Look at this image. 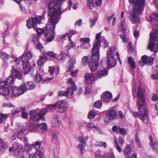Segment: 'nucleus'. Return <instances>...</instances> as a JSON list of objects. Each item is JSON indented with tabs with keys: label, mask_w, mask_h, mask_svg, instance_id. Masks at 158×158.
I'll list each match as a JSON object with an SVG mask.
<instances>
[{
	"label": "nucleus",
	"mask_w": 158,
	"mask_h": 158,
	"mask_svg": "<svg viewBox=\"0 0 158 158\" xmlns=\"http://www.w3.org/2000/svg\"><path fill=\"white\" fill-rule=\"evenodd\" d=\"M66 0H53V2H49L48 8V16L50 17L49 21L46 25V28L44 31L41 29L37 28L36 31L40 35L44 32L47 38V42H50L54 39V29L56 24L58 22L62 13L60 5Z\"/></svg>",
	"instance_id": "f257e3e1"
},
{
	"label": "nucleus",
	"mask_w": 158,
	"mask_h": 158,
	"mask_svg": "<svg viewBox=\"0 0 158 158\" xmlns=\"http://www.w3.org/2000/svg\"><path fill=\"white\" fill-rule=\"evenodd\" d=\"M137 94L138 98L137 104L139 111L134 112L132 114L134 117L139 118L143 123L147 124L149 121V115L145 106V100L144 97V89L142 86H139Z\"/></svg>",
	"instance_id": "f03ea898"
},
{
	"label": "nucleus",
	"mask_w": 158,
	"mask_h": 158,
	"mask_svg": "<svg viewBox=\"0 0 158 158\" xmlns=\"http://www.w3.org/2000/svg\"><path fill=\"white\" fill-rule=\"evenodd\" d=\"M130 3L134 6L132 15L129 17L130 20L133 24H135L140 20L138 15L142 13L145 1L144 0H130Z\"/></svg>",
	"instance_id": "7ed1b4c3"
},
{
	"label": "nucleus",
	"mask_w": 158,
	"mask_h": 158,
	"mask_svg": "<svg viewBox=\"0 0 158 158\" xmlns=\"http://www.w3.org/2000/svg\"><path fill=\"white\" fill-rule=\"evenodd\" d=\"M156 42H158V32L156 28L154 27L150 34V42L148 46V49L155 53L158 51V44Z\"/></svg>",
	"instance_id": "20e7f679"
},
{
	"label": "nucleus",
	"mask_w": 158,
	"mask_h": 158,
	"mask_svg": "<svg viewBox=\"0 0 158 158\" xmlns=\"http://www.w3.org/2000/svg\"><path fill=\"white\" fill-rule=\"evenodd\" d=\"M94 47L92 49V60L89 63V68L92 72L97 70L98 66V61L100 58L99 52H98V50H96V51L95 52L94 50Z\"/></svg>",
	"instance_id": "39448f33"
},
{
	"label": "nucleus",
	"mask_w": 158,
	"mask_h": 158,
	"mask_svg": "<svg viewBox=\"0 0 158 158\" xmlns=\"http://www.w3.org/2000/svg\"><path fill=\"white\" fill-rule=\"evenodd\" d=\"M118 118L117 113L114 108H112L107 111V114L104 118V121L105 123H108L113 119H117Z\"/></svg>",
	"instance_id": "423d86ee"
},
{
	"label": "nucleus",
	"mask_w": 158,
	"mask_h": 158,
	"mask_svg": "<svg viewBox=\"0 0 158 158\" xmlns=\"http://www.w3.org/2000/svg\"><path fill=\"white\" fill-rule=\"evenodd\" d=\"M154 60L153 57H148L147 56L144 55L141 57V59L139 61V64L141 67H143L146 64L151 66L153 64Z\"/></svg>",
	"instance_id": "0eeeda50"
},
{
	"label": "nucleus",
	"mask_w": 158,
	"mask_h": 158,
	"mask_svg": "<svg viewBox=\"0 0 158 158\" xmlns=\"http://www.w3.org/2000/svg\"><path fill=\"white\" fill-rule=\"evenodd\" d=\"M41 20L42 18L40 16L30 18L27 21V26L29 29L32 27L35 29L36 27V24L37 23H40Z\"/></svg>",
	"instance_id": "6e6552de"
},
{
	"label": "nucleus",
	"mask_w": 158,
	"mask_h": 158,
	"mask_svg": "<svg viewBox=\"0 0 158 158\" xmlns=\"http://www.w3.org/2000/svg\"><path fill=\"white\" fill-rule=\"evenodd\" d=\"M17 131L15 134L17 137L23 142H27V139L24 136V131L23 127L21 125L18 126L16 128Z\"/></svg>",
	"instance_id": "1a4fd4ad"
},
{
	"label": "nucleus",
	"mask_w": 158,
	"mask_h": 158,
	"mask_svg": "<svg viewBox=\"0 0 158 158\" xmlns=\"http://www.w3.org/2000/svg\"><path fill=\"white\" fill-rule=\"evenodd\" d=\"M55 105L56 110L60 113L64 112L66 110L67 105L63 100L57 101Z\"/></svg>",
	"instance_id": "9d476101"
},
{
	"label": "nucleus",
	"mask_w": 158,
	"mask_h": 158,
	"mask_svg": "<svg viewBox=\"0 0 158 158\" xmlns=\"http://www.w3.org/2000/svg\"><path fill=\"white\" fill-rule=\"evenodd\" d=\"M26 88L24 87H23L22 84L19 88L15 87L13 88L12 90V93L14 96H18L22 95L25 92V90Z\"/></svg>",
	"instance_id": "9b49d317"
},
{
	"label": "nucleus",
	"mask_w": 158,
	"mask_h": 158,
	"mask_svg": "<svg viewBox=\"0 0 158 158\" xmlns=\"http://www.w3.org/2000/svg\"><path fill=\"white\" fill-rule=\"evenodd\" d=\"M47 112V110L46 109H43L41 110L39 113L35 115L31 119L34 123L38 122Z\"/></svg>",
	"instance_id": "f8f14e48"
},
{
	"label": "nucleus",
	"mask_w": 158,
	"mask_h": 158,
	"mask_svg": "<svg viewBox=\"0 0 158 158\" xmlns=\"http://www.w3.org/2000/svg\"><path fill=\"white\" fill-rule=\"evenodd\" d=\"M101 99L104 102L109 103L111 100L112 95L111 93L108 91H106L102 94Z\"/></svg>",
	"instance_id": "ddd939ff"
},
{
	"label": "nucleus",
	"mask_w": 158,
	"mask_h": 158,
	"mask_svg": "<svg viewBox=\"0 0 158 158\" xmlns=\"http://www.w3.org/2000/svg\"><path fill=\"white\" fill-rule=\"evenodd\" d=\"M101 32H100L99 33L96 34L95 36V41H96L95 42L94 44L93 47L92 48L94 47V51L95 52L96 51V50H98V52L99 51V48L101 47V42L99 40L101 37Z\"/></svg>",
	"instance_id": "4468645a"
},
{
	"label": "nucleus",
	"mask_w": 158,
	"mask_h": 158,
	"mask_svg": "<svg viewBox=\"0 0 158 158\" xmlns=\"http://www.w3.org/2000/svg\"><path fill=\"white\" fill-rule=\"evenodd\" d=\"M67 90V91H59L58 92L57 94L60 96H67L68 98H72L73 94V91L71 88H68Z\"/></svg>",
	"instance_id": "2eb2a0df"
},
{
	"label": "nucleus",
	"mask_w": 158,
	"mask_h": 158,
	"mask_svg": "<svg viewBox=\"0 0 158 158\" xmlns=\"http://www.w3.org/2000/svg\"><path fill=\"white\" fill-rule=\"evenodd\" d=\"M69 52L65 49V51L60 52L57 57L58 60L63 62L66 60L67 56L70 57Z\"/></svg>",
	"instance_id": "dca6fc26"
},
{
	"label": "nucleus",
	"mask_w": 158,
	"mask_h": 158,
	"mask_svg": "<svg viewBox=\"0 0 158 158\" xmlns=\"http://www.w3.org/2000/svg\"><path fill=\"white\" fill-rule=\"evenodd\" d=\"M22 62V65L23 68V70L24 71V74H28L31 70V68L30 66L29 62Z\"/></svg>",
	"instance_id": "f3484780"
},
{
	"label": "nucleus",
	"mask_w": 158,
	"mask_h": 158,
	"mask_svg": "<svg viewBox=\"0 0 158 158\" xmlns=\"http://www.w3.org/2000/svg\"><path fill=\"white\" fill-rule=\"evenodd\" d=\"M32 57V54L30 52H28L26 53L25 52L20 57V59L22 62H23V60L25 62H29V60L31 59Z\"/></svg>",
	"instance_id": "a211bd4d"
},
{
	"label": "nucleus",
	"mask_w": 158,
	"mask_h": 158,
	"mask_svg": "<svg viewBox=\"0 0 158 158\" xmlns=\"http://www.w3.org/2000/svg\"><path fill=\"white\" fill-rule=\"evenodd\" d=\"M14 81V79L13 76H9L7 79L6 81H2V85L1 87H8L11 84H13Z\"/></svg>",
	"instance_id": "6ab92c4d"
},
{
	"label": "nucleus",
	"mask_w": 158,
	"mask_h": 158,
	"mask_svg": "<svg viewBox=\"0 0 158 158\" xmlns=\"http://www.w3.org/2000/svg\"><path fill=\"white\" fill-rule=\"evenodd\" d=\"M11 73L13 76H14L17 78L19 79H22V74L19 70L15 69L13 66H12Z\"/></svg>",
	"instance_id": "aec40b11"
},
{
	"label": "nucleus",
	"mask_w": 158,
	"mask_h": 158,
	"mask_svg": "<svg viewBox=\"0 0 158 158\" xmlns=\"http://www.w3.org/2000/svg\"><path fill=\"white\" fill-rule=\"evenodd\" d=\"M38 128L46 131L47 130V127L45 123H43L39 125L35 126L31 129L30 130H31V131H37Z\"/></svg>",
	"instance_id": "412c9836"
},
{
	"label": "nucleus",
	"mask_w": 158,
	"mask_h": 158,
	"mask_svg": "<svg viewBox=\"0 0 158 158\" xmlns=\"http://www.w3.org/2000/svg\"><path fill=\"white\" fill-rule=\"evenodd\" d=\"M22 85L23 88L25 87L26 88L25 92L28 89L31 90L33 89L35 86V84L32 81L27 82L26 84H22Z\"/></svg>",
	"instance_id": "4be33fe9"
},
{
	"label": "nucleus",
	"mask_w": 158,
	"mask_h": 158,
	"mask_svg": "<svg viewBox=\"0 0 158 158\" xmlns=\"http://www.w3.org/2000/svg\"><path fill=\"white\" fill-rule=\"evenodd\" d=\"M0 94L5 96H8L10 94V90L8 87H1Z\"/></svg>",
	"instance_id": "5701e85b"
},
{
	"label": "nucleus",
	"mask_w": 158,
	"mask_h": 158,
	"mask_svg": "<svg viewBox=\"0 0 158 158\" xmlns=\"http://www.w3.org/2000/svg\"><path fill=\"white\" fill-rule=\"evenodd\" d=\"M116 51L115 47H110L109 50L107 52V57L114 58L115 55Z\"/></svg>",
	"instance_id": "b1692460"
},
{
	"label": "nucleus",
	"mask_w": 158,
	"mask_h": 158,
	"mask_svg": "<svg viewBox=\"0 0 158 158\" xmlns=\"http://www.w3.org/2000/svg\"><path fill=\"white\" fill-rule=\"evenodd\" d=\"M107 64L108 66L110 68L114 67L116 64V61L114 58L107 57Z\"/></svg>",
	"instance_id": "393cba45"
},
{
	"label": "nucleus",
	"mask_w": 158,
	"mask_h": 158,
	"mask_svg": "<svg viewBox=\"0 0 158 158\" xmlns=\"http://www.w3.org/2000/svg\"><path fill=\"white\" fill-rule=\"evenodd\" d=\"M108 74V72L106 70L103 69L98 71L96 74L97 78L100 79L103 77L106 76Z\"/></svg>",
	"instance_id": "a878e982"
},
{
	"label": "nucleus",
	"mask_w": 158,
	"mask_h": 158,
	"mask_svg": "<svg viewBox=\"0 0 158 158\" xmlns=\"http://www.w3.org/2000/svg\"><path fill=\"white\" fill-rule=\"evenodd\" d=\"M52 125L55 127H58L60 126V122L58 120V117L57 115H54L52 120Z\"/></svg>",
	"instance_id": "bb28decb"
},
{
	"label": "nucleus",
	"mask_w": 158,
	"mask_h": 158,
	"mask_svg": "<svg viewBox=\"0 0 158 158\" xmlns=\"http://www.w3.org/2000/svg\"><path fill=\"white\" fill-rule=\"evenodd\" d=\"M85 77L86 80V82L87 84L90 85L93 83L94 77L92 74H85Z\"/></svg>",
	"instance_id": "cd10ccee"
},
{
	"label": "nucleus",
	"mask_w": 158,
	"mask_h": 158,
	"mask_svg": "<svg viewBox=\"0 0 158 158\" xmlns=\"http://www.w3.org/2000/svg\"><path fill=\"white\" fill-rule=\"evenodd\" d=\"M48 60V58L47 56L45 55L42 56L38 60L37 64L39 66H41L45 63Z\"/></svg>",
	"instance_id": "c85d7f7f"
},
{
	"label": "nucleus",
	"mask_w": 158,
	"mask_h": 158,
	"mask_svg": "<svg viewBox=\"0 0 158 158\" xmlns=\"http://www.w3.org/2000/svg\"><path fill=\"white\" fill-rule=\"evenodd\" d=\"M76 62V60L75 59H71L69 60L68 63L69 65V67L68 69V72L70 71L73 69Z\"/></svg>",
	"instance_id": "c756f323"
},
{
	"label": "nucleus",
	"mask_w": 158,
	"mask_h": 158,
	"mask_svg": "<svg viewBox=\"0 0 158 158\" xmlns=\"http://www.w3.org/2000/svg\"><path fill=\"white\" fill-rule=\"evenodd\" d=\"M0 57L4 62H6L9 58L8 54L4 52H0Z\"/></svg>",
	"instance_id": "7c9ffc66"
},
{
	"label": "nucleus",
	"mask_w": 158,
	"mask_h": 158,
	"mask_svg": "<svg viewBox=\"0 0 158 158\" xmlns=\"http://www.w3.org/2000/svg\"><path fill=\"white\" fill-rule=\"evenodd\" d=\"M7 147V143L4 142L2 139H0V148L1 151L2 152H4Z\"/></svg>",
	"instance_id": "2f4dec72"
},
{
	"label": "nucleus",
	"mask_w": 158,
	"mask_h": 158,
	"mask_svg": "<svg viewBox=\"0 0 158 158\" xmlns=\"http://www.w3.org/2000/svg\"><path fill=\"white\" fill-rule=\"evenodd\" d=\"M149 138L151 141L150 145L152 148V149L156 150L157 147H158V143L153 140L152 136H150Z\"/></svg>",
	"instance_id": "473e14b6"
},
{
	"label": "nucleus",
	"mask_w": 158,
	"mask_h": 158,
	"mask_svg": "<svg viewBox=\"0 0 158 158\" xmlns=\"http://www.w3.org/2000/svg\"><path fill=\"white\" fill-rule=\"evenodd\" d=\"M85 145H82V144H79L77 146V148L79 150L80 153L82 155L85 152Z\"/></svg>",
	"instance_id": "72a5a7b5"
},
{
	"label": "nucleus",
	"mask_w": 158,
	"mask_h": 158,
	"mask_svg": "<svg viewBox=\"0 0 158 158\" xmlns=\"http://www.w3.org/2000/svg\"><path fill=\"white\" fill-rule=\"evenodd\" d=\"M128 62L129 64L131 66V68L134 69L135 67V63L133 60L132 57H128Z\"/></svg>",
	"instance_id": "f704fd0d"
},
{
	"label": "nucleus",
	"mask_w": 158,
	"mask_h": 158,
	"mask_svg": "<svg viewBox=\"0 0 158 158\" xmlns=\"http://www.w3.org/2000/svg\"><path fill=\"white\" fill-rule=\"evenodd\" d=\"M131 148L129 145H127L125 148L124 151V154L126 156H129L131 154Z\"/></svg>",
	"instance_id": "c9c22d12"
},
{
	"label": "nucleus",
	"mask_w": 158,
	"mask_h": 158,
	"mask_svg": "<svg viewBox=\"0 0 158 158\" xmlns=\"http://www.w3.org/2000/svg\"><path fill=\"white\" fill-rule=\"evenodd\" d=\"M87 6L90 9H93L95 7L94 1L93 0H87Z\"/></svg>",
	"instance_id": "e433bc0d"
},
{
	"label": "nucleus",
	"mask_w": 158,
	"mask_h": 158,
	"mask_svg": "<svg viewBox=\"0 0 158 158\" xmlns=\"http://www.w3.org/2000/svg\"><path fill=\"white\" fill-rule=\"evenodd\" d=\"M9 116L8 114H3L1 113L0 114V123H2L3 121L6 119Z\"/></svg>",
	"instance_id": "4c0bfd02"
},
{
	"label": "nucleus",
	"mask_w": 158,
	"mask_h": 158,
	"mask_svg": "<svg viewBox=\"0 0 158 158\" xmlns=\"http://www.w3.org/2000/svg\"><path fill=\"white\" fill-rule=\"evenodd\" d=\"M69 82L71 84V87H69V88H71V89L73 92L76 91L77 89V87L74 84V81H73L72 78L69 79Z\"/></svg>",
	"instance_id": "58836bf2"
},
{
	"label": "nucleus",
	"mask_w": 158,
	"mask_h": 158,
	"mask_svg": "<svg viewBox=\"0 0 158 158\" xmlns=\"http://www.w3.org/2000/svg\"><path fill=\"white\" fill-rule=\"evenodd\" d=\"M41 143L38 141H37L35 142V143L32 146L35 149L36 151H39Z\"/></svg>",
	"instance_id": "ea45409f"
},
{
	"label": "nucleus",
	"mask_w": 158,
	"mask_h": 158,
	"mask_svg": "<svg viewBox=\"0 0 158 158\" xmlns=\"http://www.w3.org/2000/svg\"><path fill=\"white\" fill-rule=\"evenodd\" d=\"M44 54L49 56L52 58H55L57 55L56 54L52 51H48L45 53L44 52Z\"/></svg>",
	"instance_id": "a19ab883"
},
{
	"label": "nucleus",
	"mask_w": 158,
	"mask_h": 158,
	"mask_svg": "<svg viewBox=\"0 0 158 158\" xmlns=\"http://www.w3.org/2000/svg\"><path fill=\"white\" fill-rule=\"evenodd\" d=\"M95 145L99 147H103L105 148H106L107 146L106 142H103L101 141L96 142L95 143Z\"/></svg>",
	"instance_id": "79ce46f5"
},
{
	"label": "nucleus",
	"mask_w": 158,
	"mask_h": 158,
	"mask_svg": "<svg viewBox=\"0 0 158 158\" xmlns=\"http://www.w3.org/2000/svg\"><path fill=\"white\" fill-rule=\"evenodd\" d=\"M37 48L39 50L42 54H44V50L43 46L42 45L41 43L38 42L36 44Z\"/></svg>",
	"instance_id": "37998d69"
},
{
	"label": "nucleus",
	"mask_w": 158,
	"mask_h": 158,
	"mask_svg": "<svg viewBox=\"0 0 158 158\" xmlns=\"http://www.w3.org/2000/svg\"><path fill=\"white\" fill-rule=\"evenodd\" d=\"M89 60V56H85L82 58L81 64L82 66H85L87 64V62Z\"/></svg>",
	"instance_id": "c03bdc74"
},
{
	"label": "nucleus",
	"mask_w": 158,
	"mask_h": 158,
	"mask_svg": "<svg viewBox=\"0 0 158 158\" xmlns=\"http://www.w3.org/2000/svg\"><path fill=\"white\" fill-rule=\"evenodd\" d=\"M23 147L22 145H19L17 148L14 151L15 154V155H18L19 152L23 150Z\"/></svg>",
	"instance_id": "a18cd8bd"
},
{
	"label": "nucleus",
	"mask_w": 158,
	"mask_h": 158,
	"mask_svg": "<svg viewBox=\"0 0 158 158\" xmlns=\"http://www.w3.org/2000/svg\"><path fill=\"white\" fill-rule=\"evenodd\" d=\"M42 78L40 74L39 73H38L35 75V81L39 82L42 80Z\"/></svg>",
	"instance_id": "49530a36"
},
{
	"label": "nucleus",
	"mask_w": 158,
	"mask_h": 158,
	"mask_svg": "<svg viewBox=\"0 0 158 158\" xmlns=\"http://www.w3.org/2000/svg\"><path fill=\"white\" fill-rule=\"evenodd\" d=\"M135 140L137 143L138 147L140 148H141L142 146V144L141 143L140 140L139 138L138 135L137 134L135 135Z\"/></svg>",
	"instance_id": "de8ad7c7"
},
{
	"label": "nucleus",
	"mask_w": 158,
	"mask_h": 158,
	"mask_svg": "<svg viewBox=\"0 0 158 158\" xmlns=\"http://www.w3.org/2000/svg\"><path fill=\"white\" fill-rule=\"evenodd\" d=\"M69 40L70 42L69 44L67 45L65 47L66 50H67L69 51L71 48L74 47L75 46L74 43L72 41L71 39Z\"/></svg>",
	"instance_id": "09e8293b"
},
{
	"label": "nucleus",
	"mask_w": 158,
	"mask_h": 158,
	"mask_svg": "<svg viewBox=\"0 0 158 158\" xmlns=\"http://www.w3.org/2000/svg\"><path fill=\"white\" fill-rule=\"evenodd\" d=\"M96 114L95 112L93 111H90L89 112L88 117L89 119H93Z\"/></svg>",
	"instance_id": "8fccbe9b"
},
{
	"label": "nucleus",
	"mask_w": 158,
	"mask_h": 158,
	"mask_svg": "<svg viewBox=\"0 0 158 158\" xmlns=\"http://www.w3.org/2000/svg\"><path fill=\"white\" fill-rule=\"evenodd\" d=\"M81 48L83 49H88L90 47V45L89 43H82L80 46Z\"/></svg>",
	"instance_id": "3c124183"
},
{
	"label": "nucleus",
	"mask_w": 158,
	"mask_h": 158,
	"mask_svg": "<svg viewBox=\"0 0 158 158\" xmlns=\"http://www.w3.org/2000/svg\"><path fill=\"white\" fill-rule=\"evenodd\" d=\"M87 126L89 128H93L96 130H99V127L97 126H95L94 124L91 122L88 123Z\"/></svg>",
	"instance_id": "603ef678"
},
{
	"label": "nucleus",
	"mask_w": 158,
	"mask_h": 158,
	"mask_svg": "<svg viewBox=\"0 0 158 158\" xmlns=\"http://www.w3.org/2000/svg\"><path fill=\"white\" fill-rule=\"evenodd\" d=\"M54 109L56 110V106L55 105V104L49 105L48 106L47 109L44 108V109H46L48 112V111H51Z\"/></svg>",
	"instance_id": "864d4df0"
},
{
	"label": "nucleus",
	"mask_w": 158,
	"mask_h": 158,
	"mask_svg": "<svg viewBox=\"0 0 158 158\" xmlns=\"http://www.w3.org/2000/svg\"><path fill=\"white\" fill-rule=\"evenodd\" d=\"M114 144L116 149L118 150L119 152H120L122 151L121 148L119 145L117 140L116 139H114Z\"/></svg>",
	"instance_id": "5fc2aeb1"
},
{
	"label": "nucleus",
	"mask_w": 158,
	"mask_h": 158,
	"mask_svg": "<svg viewBox=\"0 0 158 158\" xmlns=\"http://www.w3.org/2000/svg\"><path fill=\"white\" fill-rule=\"evenodd\" d=\"M151 19L152 21L153 20L157 22L158 21V15L157 14L154 13L151 16Z\"/></svg>",
	"instance_id": "6e6d98bb"
},
{
	"label": "nucleus",
	"mask_w": 158,
	"mask_h": 158,
	"mask_svg": "<svg viewBox=\"0 0 158 158\" xmlns=\"http://www.w3.org/2000/svg\"><path fill=\"white\" fill-rule=\"evenodd\" d=\"M102 104L101 101L98 100L95 102L94 104V106L95 108H99L101 107Z\"/></svg>",
	"instance_id": "4d7b16f0"
},
{
	"label": "nucleus",
	"mask_w": 158,
	"mask_h": 158,
	"mask_svg": "<svg viewBox=\"0 0 158 158\" xmlns=\"http://www.w3.org/2000/svg\"><path fill=\"white\" fill-rule=\"evenodd\" d=\"M71 35H70V34L69 33H66L61 37V38L62 39H66L68 38L69 40L71 39Z\"/></svg>",
	"instance_id": "13d9d810"
},
{
	"label": "nucleus",
	"mask_w": 158,
	"mask_h": 158,
	"mask_svg": "<svg viewBox=\"0 0 158 158\" xmlns=\"http://www.w3.org/2000/svg\"><path fill=\"white\" fill-rule=\"evenodd\" d=\"M35 154L37 156V155H38V156L40 158H43L44 156V154L43 152L42 151H37L35 152Z\"/></svg>",
	"instance_id": "bf43d9fd"
},
{
	"label": "nucleus",
	"mask_w": 158,
	"mask_h": 158,
	"mask_svg": "<svg viewBox=\"0 0 158 158\" xmlns=\"http://www.w3.org/2000/svg\"><path fill=\"white\" fill-rule=\"evenodd\" d=\"M90 39L88 38H81L80 40L81 42L84 43H89L90 41Z\"/></svg>",
	"instance_id": "052dcab7"
},
{
	"label": "nucleus",
	"mask_w": 158,
	"mask_h": 158,
	"mask_svg": "<svg viewBox=\"0 0 158 158\" xmlns=\"http://www.w3.org/2000/svg\"><path fill=\"white\" fill-rule=\"evenodd\" d=\"M97 20L96 18H95L94 19H90L89 22L90 23V27H92L95 24V23Z\"/></svg>",
	"instance_id": "680f3d73"
},
{
	"label": "nucleus",
	"mask_w": 158,
	"mask_h": 158,
	"mask_svg": "<svg viewBox=\"0 0 158 158\" xmlns=\"http://www.w3.org/2000/svg\"><path fill=\"white\" fill-rule=\"evenodd\" d=\"M78 140L79 142L81 143L80 144L85 145L86 142L84 141V138L82 136L79 137L78 138Z\"/></svg>",
	"instance_id": "e2e57ef3"
},
{
	"label": "nucleus",
	"mask_w": 158,
	"mask_h": 158,
	"mask_svg": "<svg viewBox=\"0 0 158 158\" xmlns=\"http://www.w3.org/2000/svg\"><path fill=\"white\" fill-rule=\"evenodd\" d=\"M118 130L120 134L123 135H126L127 134L126 130L123 129L119 127L118 129Z\"/></svg>",
	"instance_id": "0e129e2a"
},
{
	"label": "nucleus",
	"mask_w": 158,
	"mask_h": 158,
	"mask_svg": "<svg viewBox=\"0 0 158 158\" xmlns=\"http://www.w3.org/2000/svg\"><path fill=\"white\" fill-rule=\"evenodd\" d=\"M22 117L24 119H26L28 118V113L26 111H23L22 113Z\"/></svg>",
	"instance_id": "69168bd1"
},
{
	"label": "nucleus",
	"mask_w": 158,
	"mask_h": 158,
	"mask_svg": "<svg viewBox=\"0 0 158 158\" xmlns=\"http://www.w3.org/2000/svg\"><path fill=\"white\" fill-rule=\"evenodd\" d=\"M36 111L35 110H32L30 111L29 112V115L30 118H31L33 117L35 115Z\"/></svg>",
	"instance_id": "338daca9"
},
{
	"label": "nucleus",
	"mask_w": 158,
	"mask_h": 158,
	"mask_svg": "<svg viewBox=\"0 0 158 158\" xmlns=\"http://www.w3.org/2000/svg\"><path fill=\"white\" fill-rule=\"evenodd\" d=\"M152 77L153 79H158V72L154 73L152 75Z\"/></svg>",
	"instance_id": "774afa93"
}]
</instances>
